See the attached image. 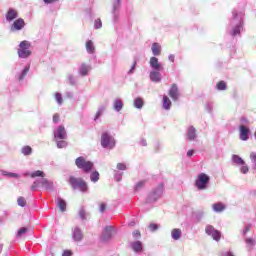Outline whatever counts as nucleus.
<instances>
[{
    "label": "nucleus",
    "instance_id": "9",
    "mask_svg": "<svg viewBox=\"0 0 256 256\" xmlns=\"http://www.w3.org/2000/svg\"><path fill=\"white\" fill-rule=\"evenodd\" d=\"M163 194V185L160 186V188L153 190L148 197L149 201H157L159 197Z\"/></svg>",
    "mask_w": 256,
    "mask_h": 256
},
{
    "label": "nucleus",
    "instance_id": "38",
    "mask_svg": "<svg viewBox=\"0 0 256 256\" xmlns=\"http://www.w3.org/2000/svg\"><path fill=\"white\" fill-rule=\"evenodd\" d=\"M25 233H27V228L22 227L18 230V233H17L16 237H23V235H25Z\"/></svg>",
    "mask_w": 256,
    "mask_h": 256
},
{
    "label": "nucleus",
    "instance_id": "57",
    "mask_svg": "<svg viewBox=\"0 0 256 256\" xmlns=\"http://www.w3.org/2000/svg\"><path fill=\"white\" fill-rule=\"evenodd\" d=\"M135 67H137V62L133 63L132 68L130 69L129 73H133V71L135 70Z\"/></svg>",
    "mask_w": 256,
    "mask_h": 256
},
{
    "label": "nucleus",
    "instance_id": "39",
    "mask_svg": "<svg viewBox=\"0 0 256 256\" xmlns=\"http://www.w3.org/2000/svg\"><path fill=\"white\" fill-rule=\"evenodd\" d=\"M57 147H58V149H63L65 147H67V142L65 140L58 141Z\"/></svg>",
    "mask_w": 256,
    "mask_h": 256
},
{
    "label": "nucleus",
    "instance_id": "21",
    "mask_svg": "<svg viewBox=\"0 0 256 256\" xmlns=\"http://www.w3.org/2000/svg\"><path fill=\"white\" fill-rule=\"evenodd\" d=\"M86 50L88 53H90V55H93V53H95V45H93L92 40H88L86 42Z\"/></svg>",
    "mask_w": 256,
    "mask_h": 256
},
{
    "label": "nucleus",
    "instance_id": "23",
    "mask_svg": "<svg viewBox=\"0 0 256 256\" xmlns=\"http://www.w3.org/2000/svg\"><path fill=\"white\" fill-rule=\"evenodd\" d=\"M80 75L82 77H85L89 73V66L87 64H81L80 70H79Z\"/></svg>",
    "mask_w": 256,
    "mask_h": 256
},
{
    "label": "nucleus",
    "instance_id": "10",
    "mask_svg": "<svg viewBox=\"0 0 256 256\" xmlns=\"http://www.w3.org/2000/svg\"><path fill=\"white\" fill-rule=\"evenodd\" d=\"M150 67H152L154 71H163V65L159 63V59L155 56L150 58Z\"/></svg>",
    "mask_w": 256,
    "mask_h": 256
},
{
    "label": "nucleus",
    "instance_id": "50",
    "mask_svg": "<svg viewBox=\"0 0 256 256\" xmlns=\"http://www.w3.org/2000/svg\"><path fill=\"white\" fill-rule=\"evenodd\" d=\"M250 231H251V226L250 225L246 226L243 230V235H247V233H249Z\"/></svg>",
    "mask_w": 256,
    "mask_h": 256
},
{
    "label": "nucleus",
    "instance_id": "27",
    "mask_svg": "<svg viewBox=\"0 0 256 256\" xmlns=\"http://www.w3.org/2000/svg\"><path fill=\"white\" fill-rule=\"evenodd\" d=\"M114 109L115 111H121L123 109V100L117 99L114 101Z\"/></svg>",
    "mask_w": 256,
    "mask_h": 256
},
{
    "label": "nucleus",
    "instance_id": "2",
    "mask_svg": "<svg viewBox=\"0 0 256 256\" xmlns=\"http://www.w3.org/2000/svg\"><path fill=\"white\" fill-rule=\"evenodd\" d=\"M68 182L70 183L72 189H79L80 191H82V193L87 192V189H89V187L87 186V182H85L83 178L70 176Z\"/></svg>",
    "mask_w": 256,
    "mask_h": 256
},
{
    "label": "nucleus",
    "instance_id": "49",
    "mask_svg": "<svg viewBox=\"0 0 256 256\" xmlns=\"http://www.w3.org/2000/svg\"><path fill=\"white\" fill-rule=\"evenodd\" d=\"M107 209V205L105 203L100 204V213H105V210Z\"/></svg>",
    "mask_w": 256,
    "mask_h": 256
},
{
    "label": "nucleus",
    "instance_id": "4",
    "mask_svg": "<svg viewBox=\"0 0 256 256\" xmlns=\"http://www.w3.org/2000/svg\"><path fill=\"white\" fill-rule=\"evenodd\" d=\"M209 175L205 173H200L195 181V187L199 189V191H203L204 189H207V185H209Z\"/></svg>",
    "mask_w": 256,
    "mask_h": 256
},
{
    "label": "nucleus",
    "instance_id": "24",
    "mask_svg": "<svg viewBox=\"0 0 256 256\" xmlns=\"http://www.w3.org/2000/svg\"><path fill=\"white\" fill-rule=\"evenodd\" d=\"M58 207L60 209V211L65 212L67 211V202H65V200H63L62 198L58 199Z\"/></svg>",
    "mask_w": 256,
    "mask_h": 256
},
{
    "label": "nucleus",
    "instance_id": "13",
    "mask_svg": "<svg viewBox=\"0 0 256 256\" xmlns=\"http://www.w3.org/2000/svg\"><path fill=\"white\" fill-rule=\"evenodd\" d=\"M113 227L112 226H107L104 229V233L102 236V241H109V239H111V237H113Z\"/></svg>",
    "mask_w": 256,
    "mask_h": 256
},
{
    "label": "nucleus",
    "instance_id": "61",
    "mask_svg": "<svg viewBox=\"0 0 256 256\" xmlns=\"http://www.w3.org/2000/svg\"><path fill=\"white\" fill-rule=\"evenodd\" d=\"M226 256H233V254H231V253H228Z\"/></svg>",
    "mask_w": 256,
    "mask_h": 256
},
{
    "label": "nucleus",
    "instance_id": "51",
    "mask_svg": "<svg viewBox=\"0 0 256 256\" xmlns=\"http://www.w3.org/2000/svg\"><path fill=\"white\" fill-rule=\"evenodd\" d=\"M73 255V252H71L70 250H65L62 254V256H71Z\"/></svg>",
    "mask_w": 256,
    "mask_h": 256
},
{
    "label": "nucleus",
    "instance_id": "33",
    "mask_svg": "<svg viewBox=\"0 0 256 256\" xmlns=\"http://www.w3.org/2000/svg\"><path fill=\"white\" fill-rule=\"evenodd\" d=\"M22 153L23 155H31V153H33V149L31 148V146H24L22 148Z\"/></svg>",
    "mask_w": 256,
    "mask_h": 256
},
{
    "label": "nucleus",
    "instance_id": "43",
    "mask_svg": "<svg viewBox=\"0 0 256 256\" xmlns=\"http://www.w3.org/2000/svg\"><path fill=\"white\" fill-rule=\"evenodd\" d=\"M240 171H241V173L246 175V173H249V166H247L246 164L242 165Z\"/></svg>",
    "mask_w": 256,
    "mask_h": 256
},
{
    "label": "nucleus",
    "instance_id": "28",
    "mask_svg": "<svg viewBox=\"0 0 256 256\" xmlns=\"http://www.w3.org/2000/svg\"><path fill=\"white\" fill-rule=\"evenodd\" d=\"M144 102L142 98H136L134 100V107H136V109H141L143 108Z\"/></svg>",
    "mask_w": 256,
    "mask_h": 256
},
{
    "label": "nucleus",
    "instance_id": "60",
    "mask_svg": "<svg viewBox=\"0 0 256 256\" xmlns=\"http://www.w3.org/2000/svg\"><path fill=\"white\" fill-rule=\"evenodd\" d=\"M233 15H234V19H236V17H237V12H233Z\"/></svg>",
    "mask_w": 256,
    "mask_h": 256
},
{
    "label": "nucleus",
    "instance_id": "1",
    "mask_svg": "<svg viewBox=\"0 0 256 256\" xmlns=\"http://www.w3.org/2000/svg\"><path fill=\"white\" fill-rule=\"evenodd\" d=\"M75 165L78 169H82L84 173H91L94 167L93 162L85 159L83 156L76 158Z\"/></svg>",
    "mask_w": 256,
    "mask_h": 256
},
{
    "label": "nucleus",
    "instance_id": "14",
    "mask_svg": "<svg viewBox=\"0 0 256 256\" xmlns=\"http://www.w3.org/2000/svg\"><path fill=\"white\" fill-rule=\"evenodd\" d=\"M226 208L227 207L222 202H217L212 205V209L215 211V213H223Z\"/></svg>",
    "mask_w": 256,
    "mask_h": 256
},
{
    "label": "nucleus",
    "instance_id": "41",
    "mask_svg": "<svg viewBox=\"0 0 256 256\" xmlns=\"http://www.w3.org/2000/svg\"><path fill=\"white\" fill-rule=\"evenodd\" d=\"M79 217L82 219H87V212L85 211V209L81 208L79 210Z\"/></svg>",
    "mask_w": 256,
    "mask_h": 256
},
{
    "label": "nucleus",
    "instance_id": "8",
    "mask_svg": "<svg viewBox=\"0 0 256 256\" xmlns=\"http://www.w3.org/2000/svg\"><path fill=\"white\" fill-rule=\"evenodd\" d=\"M168 95L174 101H177L179 99V88L177 87V84L171 85Z\"/></svg>",
    "mask_w": 256,
    "mask_h": 256
},
{
    "label": "nucleus",
    "instance_id": "64",
    "mask_svg": "<svg viewBox=\"0 0 256 256\" xmlns=\"http://www.w3.org/2000/svg\"><path fill=\"white\" fill-rule=\"evenodd\" d=\"M143 145H146L145 141H142Z\"/></svg>",
    "mask_w": 256,
    "mask_h": 256
},
{
    "label": "nucleus",
    "instance_id": "46",
    "mask_svg": "<svg viewBox=\"0 0 256 256\" xmlns=\"http://www.w3.org/2000/svg\"><path fill=\"white\" fill-rule=\"evenodd\" d=\"M149 229L150 231H157V229H159V225L152 223L149 225Z\"/></svg>",
    "mask_w": 256,
    "mask_h": 256
},
{
    "label": "nucleus",
    "instance_id": "5",
    "mask_svg": "<svg viewBox=\"0 0 256 256\" xmlns=\"http://www.w3.org/2000/svg\"><path fill=\"white\" fill-rule=\"evenodd\" d=\"M116 145L115 138L111 137L109 133L104 132L101 135V146L104 149H113Z\"/></svg>",
    "mask_w": 256,
    "mask_h": 256
},
{
    "label": "nucleus",
    "instance_id": "18",
    "mask_svg": "<svg viewBox=\"0 0 256 256\" xmlns=\"http://www.w3.org/2000/svg\"><path fill=\"white\" fill-rule=\"evenodd\" d=\"M181 235H182L181 229L179 228L172 229L171 237L172 239H174V241H179V239H181Z\"/></svg>",
    "mask_w": 256,
    "mask_h": 256
},
{
    "label": "nucleus",
    "instance_id": "53",
    "mask_svg": "<svg viewBox=\"0 0 256 256\" xmlns=\"http://www.w3.org/2000/svg\"><path fill=\"white\" fill-rule=\"evenodd\" d=\"M250 159H251L252 161H254V163H256V153H255V152H252V153L250 154Z\"/></svg>",
    "mask_w": 256,
    "mask_h": 256
},
{
    "label": "nucleus",
    "instance_id": "17",
    "mask_svg": "<svg viewBox=\"0 0 256 256\" xmlns=\"http://www.w3.org/2000/svg\"><path fill=\"white\" fill-rule=\"evenodd\" d=\"M150 79L154 83H159L161 81V73L157 70L150 72Z\"/></svg>",
    "mask_w": 256,
    "mask_h": 256
},
{
    "label": "nucleus",
    "instance_id": "62",
    "mask_svg": "<svg viewBox=\"0 0 256 256\" xmlns=\"http://www.w3.org/2000/svg\"><path fill=\"white\" fill-rule=\"evenodd\" d=\"M31 189H32V190H35V186H32Z\"/></svg>",
    "mask_w": 256,
    "mask_h": 256
},
{
    "label": "nucleus",
    "instance_id": "36",
    "mask_svg": "<svg viewBox=\"0 0 256 256\" xmlns=\"http://www.w3.org/2000/svg\"><path fill=\"white\" fill-rule=\"evenodd\" d=\"M58 105H62L63 104V96L61 95V93L56 92L54 95Z\"/></svg>",
    "mask_w": 256,
    "mask_h": 256
},
{
    "label": "nucleus",
    "instance_id": "29",
    "mask_svg": "<svg viewBox=\"0 0 256 256\" xmlns=\"http://www.w3.org/2000/svg\"><path fill=\"white\" fill-rule=\"evenodd\" d=\"M29 69H30V66H26L24 69H23V71H22V73L20 74V76H19V81H23L24 79H25V77H27V74L29 73Z\"/></svg>",
    "mask_w": 256,
    "mask_h": 256
},
{
    "label": "nucleus",
    "instance_id": "37",
    "mask_svg": "<svg viewBox=\"0 0 256 256\" xmlns=\"http://www.w3.org/2000/svg\"><path fill=\"white\" fill-rule=\"evenodd\" d=\"M211 237L214 239V241H221V232L216 230Z\"/></svg>",
    "mask_w": 256,
    "mask_h": 256
},
{
    "label": "nucleus",
    "instance_id": "15",
    "mask_svg": "<svg viewBox=\"0 0 256 256\" xmlns=\"http://www.w3.org/2000/svg\"><path fill=\"white\" fill-rule=\"evenodd\" d=\"M74 241H82L83 239V232L79 228H74L73 235H72Z\"/></svg>",
    "mask_w": 256,
    "mask_h": 256
},
{
    "label": "nucleus",
    "instance_id": "48",
    "mask_svg": "<svg viewBox=\"0 0 256 256\" xmlns=\"http://www.w3.org/2000/svg\"><path fill=\"white\" fill-rule=\"evenodd\" d=\"M60 116L58 113L53 115V123H59Z\"/></svg>",
    "mask_w": 256,
    "mask_h": 256
},
{
    "label": "nucleus",
    "instance_id": "11",
    "mask_svg": "<svg viewBox=\"0 0 256 256\" xmlns=\"http://www.w3.org/2000/svg\"><path fill=\"white\" fill-rule=\"evenodd\" d=\"M19 17V12L13 8H9L7 13H6V21H15Z\"/></svg>",
    "mask_w": 256,
    "mask_h": 256
},
{
    "label": "nucleus",
    "instance_id": "26",
    "mask_svg": "<svg viewBox=\"0 0 256 256\" xmlns=\"http://www.w3.org/2000/svg\"><path fill=\"white\" fill-rule=\"evenodd\" d=\"M216 89L218 90V91H225L226 89H227V82H225V81H219V82H217V84H216Z\"/></svg>",
    "mask_w": 256,
    "mask_h": 256
},
{
    "label": "nucleus",
    "instance_id": "12",
    "mask_svg": "<svg viewBox=\"0 0 256 256\" xmlns=\"http://www.w3.org/2000/svg\"><path fill=\"white\" fill-rule=\"evenodd\" d=\"M55 139H67V132L65 131V126H59L56 130Z\"/></svg>",
    "mask_w": 256,
    "mask_h": 256
},
{
    "label": "nucleus",
    "instance_id": "59",
    "mask_svg": "<svg viewBox=\"0 0 256 256\" xmlns=\"http://www.w3.org/2000/svg\"><path fill=\"white\" fill-rule=\"evenodd\" d=\"M193 153H194L193 150H189V151L187 152V157H193Z\"/></svg>",
    "mask_w": 256,
    "mask_h": 256
},
{
    "label": "nucleus",
    "instance_id": "47",
    "mask_svg": "<svg viewBox=\"0 0 256 256\" xmlns=\"http://www.w3.org/2000/svg\"><path fill=\"white\" fill-rule=\"evenodd\" d=\"M133 237H134L135 239H140V237H141V232H140L139 230H135V231L133 232Z\"/></svg>",
    "mask_w": 256,
    "mask_h": 256
},
{
    "label": "nucleus",
    "instance_id": "55",
    "mask_svg": "<svg viewBox=\"0 0 256 256\" xmlns=\"http://www.w3.org/2000/svg\"><path fill=\"white\" fill-rule=\"evenodd\" d=\"M44 3H46L47 5L51 4V3H56V1H59V0H43Z\"/></svg>",
    "mask_w": 256,
    "mask_h": 256
},
{
    "label": "nucleus",
    "instance_id": "16",
    "mask_svg": "<svg viewBox=\"0 0 256 256\" xmlns=\"http://www.w3.org/2000/svg\"><path fill=\"white\" fill-rule=\"evenodd\" d=\"M196 137H197V130H195V127L190 126L187 134L188 141H194Z\"/></svg>",
    "mask_w": 256,
    "mask_h": 256
},
{
    "label": "nucleus",
    "instance_id": "44",
    "mask_svg": "<svg viewBox=\"0 0 256 256\" xmlns=\"http://www.w3.org/2000/svg\"><path fill=\"white\" fill-rule=\"evenodd\" d=\"M144 186H145V180H142L136 184L135 190L139 191V189H141V187H144Z\"/></svg>",
    "mask_w": 256,
    "mask_h": 256
},
{
    "label": "nucleus",
    "instance_id": "58",
    "mask_svg": "<svg viewBox=\"0 0 256 256\" xmlns=\"http://www.w3.org/2000/svg\"><path fill=\"white\" fill-rule=\"evenodd\" d=\"M169 61H171V63H175V55H170Z\"/></svg>",
    "mask_w": 256,
    "mask_h": 256
},
{
    "label": "nucleus",
    "instance_id": "56",
    "mask_svg": "<svg viewBox=\"0 0 256 256\" xmlns=\"http://www.w3.org/2000/svg\"><path fill=\"white\" fill-rule=\"evenodd\" d=\"M6 175H8V177H15V178L19 177V174H16V173H8Z\"/></svg>",
    "mask_w": 256,
    "mask_h": 256
},
{
    "label": "nucleus",
    "instance_id": "63",
    "mask_svg": "<svg viewBox=\"0 0 256 256\" xmlns=\"http://www.w3.org/2000/svg\"><path fill=\"white\" fill-rule=\"evenodd\" d=\"M2 250H3V247L0 246V253H1Z\"/></svg>",
    "mask_w": 256,
    "mask_h": 256
},
{
    "label": "nucleus",
    "instance_id": "3",
    "mask_svg": "<svg viewBox=\"0 0 256 256\" xmlns=\"http://www.w3.org/2000/svg\"><path fill=\"white\" fill-rule=\"evenodd\" d=\"M31 43L29 41L24 40L19 44V49H18V57L21 59H27V57H30L31 55Z\"/></svg>",
    "mask_w": 256,
    "mask_h": 256
},
{
    "label": "nucleus",
    "instance_id": "34",
    "mask_svg": "<svg viewBox=\"0 0 256 256\" xmlns=\"http://www.w3.org/2000/svg\"><path fill=\"white\" fill-rule=\"evenodd\" d=\"M30 177H32V179H35V177H45V173L41 170L35 171L33 172Z\"/></svg>",
    "mask_w": 256,
    "mask_h": 256
},
{
    "label": "nucleus",
    "instance_id": "30",
    "mask_svg": "<svg viewBox=\"0 0 256 256\" xmlns=\"http://www.w3.org/2000/svg\"><path fill=\"white\" fill-rule=\"evenodd\" d=\"M42 186L48 190L53 189V184L51 182H49V180H47V179L42 180Z\"/></svg>",
    "mask_w": 256,
    "mask_h": 256
},
{
    "label": "nucleus",
    "instance_id": "20",
    "mask_svg": "<svg viewBox=\"0 0 256 256\" xmlns=\"http://www.w3.org/2000/svg\"><path fill=\"white\" fill-rule=\"evenodd\" d=\"M131 247H132L133 251H135L136 253L143 251V243H141V241L133 242Z\"/></svg>",
    "mask_w": 256,
    "mask_h": 256
},
{
    "label": "nucleus",
    "instance_id": "40",
    "mask_svg": "<svg viewBox=\"0 0 256 256\" xmlns=\"http://www.w3.org/2000/svg\"><path fill=\"white\" fill-rule=\"evenodd\" d=\"M94 27L95 29H101V27H103V22H101V19L95 20Z\"/></svg>",
    "mask_w": 256,
    "mask_h": 256
},
{
    "label": "nucleus",
    "instance_id": "52",
    "mask_svg": "<svg viewBox=\"0 0 256 256\" xmlns=\"http://www.w3.org/2000/svg\"><path fill=\"white\" fill-rule=\"evenodd\" d=\"M246 243H248V245H254L255 244V240H253L252 238H247L246 239Z\"/></svg>",
    "mask_w": 256,
    "mask_h": 256
},
{
    "label": "nucleus",
    "instance_id": "25",
    "mask_svg": "<svg viewBox=\"0 0 256 256\" xmlns=\"http://www.w3.org/2000/svg\"><path fill=\"white\" fill-rule=\"evenodd\" d=\"M232 161L236 165H245V160H243L241 157H239V155H233Z\"/></svg>",
    "mask_w": 256,
    "mask_h": 256
},
{
    "label": "nucleus",
    "instance_id": "42",
    "mask_svg": "<svg viewBox=\"0 0 256 256\" xmlns=\"http://www.w3.org/2000/svg\"><path fill=\"white\" fill-rule=\"evenodd\" d=\"M239 33H241V26H236L235 28H233L232 35L234 37H235V35H239Z\"/></svg>",
    "mask_w": 256,
    "mask_h": 256
},
{
    "label": "nucleus",
    "instance_id": "6",
    "mask_svg": "<svg viewBox=\"0 0 256 256\" xmlns=\"http://www.w3.org/2000/svg\"><path fill=\"white\" fill-rule=\"evenodd\" d=\"M249 133H251V131L249 130V127H247L245 125L239 126V137H240L241 141H248Z\"/></svg>",
    "mask_w": 256,
    "mask_h": 256
},
{
    "label": "nucleus",
    "instance_id": "31",
    "mask_svg": "<svg viewBox=\"0 0 256 256\" xmlns=\"http://www.w3.org/2000/svg\"><path fill=\"white\" fill-rule=\"evenodd\" d=\"M217 230H215V227H213V225H207L205 228V233L207 235H212L213 233H215Z\"/></svg>",
    "mask_w": 256,
    "mask_h": 256
},
{
    "label": "nucleus",
    "instance_id": "7",
    "mask_svg": "<svg viewBox=\"0 0 256 256\" xmlns=\"http://www.w3.org/2000/svg\"><path fill=\"white\" fill-rule=\"evenodd\" d=\"M25 27V20L23 18L16 19L12 26L11 31H21Z\"/></svg>",
    "mask_w": 256,
    "mask_h": 256
},
{
    "label": "nucleus",
    "instance_id": "35",
    "mask_svg": "<svg viewBox=\"0 0 256 256\" xmlns=\"http://www.w3.org/2000/svg\"><path fill=\"white\" fill-rule=\"evenodd\" d=\"M17 203L20 207H25V205H27V200H25V197L20 196L17 199Z\"/></svg>",
    "mask_w": 256,
    "mask_h": 256
},
{
    "label": "nucleus",
    "instance_id": "22",
    "mask_svg": "<svg viewBox=\"0 0 256 256\" xmlns=\"http://www.w3.org/2000/svg\"><path fill=\"white\" fill-rule=\"evenodd\" d=\"M171 100L168 96H163V108L166 109V111H169L171 109Z\"/></svg>",
    "mask_w": 256,
    "mask_h": 256
},
{
    "label": "nucleus",
    "instance_id": "32",
    "mask_svg": "<svg viewBox=\"0 0 256 256\" xmlns=\"http://www.w3.org/2000/svg\"><path fill=\"white\" fill-rule=\"evenodd\" d=\"M90 179L93 183H97V181H99V173L97 171L92 172Z\"/></svg>",
    "mask_w": 256,
    "mask_h": 256
},
{
    "label": "nucleus",
    "instance_id": "45",
    "mask_svg": "<svg viewBox=\"0 0 256 256\" xmlns=\"http://www.w3.org/2000/svg\"><path fill=\"white\" fill-rule=\"evenodd\" d=\"M117 169H119V171H125V169H127V166L124 163H118Z\"/></svg>",
    "mask_w": 256,
    "mask_h": 256
},
{
    "label": "nucleus",
    "instance_id": "19",
    "mask_svg": "<svg viewBox=\"0 0 256 256\" xmlns=\"http://www.w3.org/2000/svg\"><path fill=\"white\" fill-rule=\"evenodd\" d=\"M151 50L155 57H159V55H161V45L159 43H153Z\"/></svg>",
    "mask_w": 256,
    "mask_h": 256
},
{
    "label": "nucleus",
    "instance_id": "54",
    "mask_svg": "<svg viewBox=\"0 0 256 256\" xmlns=\"http://www.w3.org/2000/svg\"><path fill=\"white\" fill-rule=\"evenodd\" d=\"M102 114H103V111L99 110V111L96 113L95 120L99 119Z\"/></svg>",
    "mask_w": 256,
    "mask_h": 256
}]
</instances>
